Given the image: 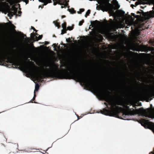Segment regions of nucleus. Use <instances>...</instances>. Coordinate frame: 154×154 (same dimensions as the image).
Returning <instances> with one entry per match:
<instances>
[{"instance_id":"nucleus-1","label":"nucleus","mask_w":154,"mask_h":154,"mask_svg":"<svg viewBox=\"0 0 154 154\" xmlns=\"http://www.w3.org/2000/svg\"><path fill=\"white\" fill-rule=\"evenodd\" d=\"M133 101L124 99L123 97H119L115 100H110L109 98L110 95L103 92L98 83L94 81L91 78L88 77V75L83 72H75L72 71L69 72L68 71H71L69 68L66 70L59 69V65L57 64V79H73L77 81L80 82L87 87H90L99 93L101 98L108 103L111 106L110 109L105 108L101 110V113L106 115H108L112 112L113 114L118 115L120 112H122V117L125 120H129L127 117L132 116L131 110L129 106L132 105L135 107V52H133Z\"/></svg>"},{"instance_id":"nucleus-2","label":"nucleus","mask_w":154,"mask_h":154,"mask_svg":"<svg viewBox=\"0 0 154 154\" xmlns=\"http://www.w3.org/2000/svg\"><path fill=\"white\" fill-rule=\"evenodd\" d=\"M137 15H135V51H137V43L141 42L138 36L141 34V32L143 30L146 28L144 25L147 20L151 17H154V11L152 12H144L142 10L137 12Z\"/></svg>"},{"instance_id":"nucleus-3","label":"nucleus","mask_w":154,"mask_h":154,"mask_svg":"<svg viewBox=\"0 0 154 154\" xmlns=\"http://www.w3.org/2000/svg\"><path fill=\"white\" fill-rule=\"evenodd\" d=\"M138 54L137 53L135 52V107L137 106H141V103H138V101L136 99L137 95V81L136 80L137 77V57ZM136 114L142 116L143 117H146L153 118H154V108H149L146 109H144L143 108H141L139 109H136V107H135V115Z\"/></svg>"},{"instance_id":"nucleus-4","label":"nucleus","mask_w":154,"mask_h":154,"mask_svg":"<svg viewBox=\"0 0 154 154\" xmlns=\"http://www.w3.org/2000/svg\"><path fill=\"white\" fill-rule=\"evenodd\" d=\"M114 7L113 5L108 2L107 3L105 2H103L100 4L96 7L97 9L102 11L103 12L109 11L110 12L114 14Z\"/></svg>"},{"instance_id":"nucleus-5","label":"nucleus","mask_w":154,"mask_h":154,"mask_svg":"<svg viewBox=\"0 0 154 154\" xmlns=\"http://www.w3.org/2000/svg\"><path fill=\"white\" fill-rule=\"evenodd\" d=\"M147 118H143L139 120H137L135 119V121L140 123L141 125L145 128H148L150 130L154 129V123L149 121L147 119ZM149 154H154V152H151Z\"/></svg>"},{"instance_id":"nucleus-6","label":"nucleus","mask_w":154,"mask_h":154,"mask_svg":"<svg viewBox=\"0 0 154 154\" xmlns=\"http://www.w3.org/2000/svg\"><path fill=\"white\" fill-rule=\"evenodd\" d=\"M154 88V86H152ZM140 97L143 99H146L147 101L152 100V98L154 97V90L152 92H149L146 91L141 92L139 94Z\"/></svg>"},{"instance_id":"nucleus-7","label":"nucleus","mask_w":154,"mask_h":154,"mask_svg":"<svg viewBox=\"0 0 154 154\" xmlns=\"http://www.w3.org/2000/svg\"><path fill=\"white\" fill-rule=\"evenodd\" d=\"M8 60L11 63H16L19 64L21 63L22 60L19 54L12 57H8Z\"/></svg>"},{"instance_id":"nucleus-8","label":"nucleus","mask_w":154,"mask_h":154,"mask_svg":"<svg viewBox=\"0 0 154 154\" xmlns=\"http://www.w3.org/2000/svg\"><path fill=\"white\" fill-rule=\"evenodd\" d=\"M143 51L147 52L148 51H152L154 50L153 47H148L147 45H143L142 47Z\"/></svg>"},{"instance_id":"nucleus-9","label":"nucleus","mask_w":154,"mask_h":154,"mask_svg":"<svg viewBox=\"0 0 154 154\" xmlns=\"http://www.w3.org/2000/svg\"><path fill=\"white\" fill-rule=\"evenodd\" d=\"M54 5H56L57 4L60 5H64V3L66 0H53Z\"/></svg>"},{"instance_id":"nucleus-10","label":"nucleus","mask_w":154,"mask_h":154,"mask_svg":"<svg viewBox=\"0 0 154 154\" xmlns=\"http://www.w3.org/2000/svg\"><path fill=\"white\" fill-rule=\"evenodd\" d=\"M125 12L123 11V12H122L123 14L124 15V16L126 18L128 19H131V20L133 22V27L134 28H135V21H134V18L133 19V18L131 16L129 15H128L127 14H125Z\"/></svg>"},{"instance_id":"nucleus-11","label":"nucleus","mask_w":154,"mask_h":154,"mask_svg":"<svg viewBox=\"0 0 154 154\" xmlns=\"http://www.w3.org/2000/svg\"><path fill=\"white\" fill-rule=\"evenodd\" d=\"M133 33H131L133 39V46L132 50L135 51V29H133Z\"/></svg>"},{"instance_id":"nucleus-12","label":"nucleus","mask_w":154,"mask_h":154,"mask_svg":"<svg viewBox=\"0 0 154 154\" xmlns=\"http://www.w3.org/2000/svg\"><path fill=\"white\" fill-rule=\"evenodd\" d=\"M39 2H43L44 5H46L48 3L52 2L51 0H38Z\"/></svg>"},{"instance_id":"nucleus-13","label":"nucleus","mask_w":154,"mask_h":154,"mask_svg":"<svg viewBox=\"0 0 154 154\" xmlns=\"http://www.w3.org/2000/svg\"><path fill=\"white\" fill-rule=\"evenodd\" d=\"M11 10L14 15H16L17 14V8L14 7L11 8Z\"/></svg>"},{"instance_id":"nucleus-14","label":"nucleus","mask_w":154,"mask_h":154,"mask_svg":"<svg viewBox=\"0 0 154 154\" xmlns=\"http://www.w3.org/2000/svg\"><path fill=\"white\" fill-rule=\"evenodd\" d=\"M53 23L54 24L55 26L57 27L58 28H59L60 27V24L57 21H54Z\"/></svg>"},{"instance_id":"nucleus-15","label":"nucleus","mask_w":154,"mask_h":154,"mask_svg":"<svg viewBox=\"0 0 154 154\" xmlns=\"http://www.w3.org/2000/svg\"><path fill=\"white\" fill-rule=\"evenodd\" d=\"M14 14H13V13L12 11H10L8 14V17H10V18L11 19V17L13 16Z\"/></svg>"},{"instance_id":"nucleus-16","label":"nucleus","mask_w":154,"mask_h":154,"mask_svg":"<svg viewBox=\"0 0 154 154\" xmlns=\"http://www.w3.org/2000/svg\"><path fill=\"white\" fill-rule=\"evenodd\" d=\"M68 9L69 11L72 14L75 13H76V11L74 10V8L71 9Z\"/></svg>"},{"instance_id":"nucleus-17","label":"nucleus","mask_w":154,"mask_h":154,"mask_svg":"<svg viewBox=\"0 0 154 154\" xmlns=\"http://www.w3.org/2000/svg\"><path fill=\"white\" fill-rule=\"evenodd\" d=\"M36 96V94H35V92H34V97H33V98L32 99L31 101H30V102L31 103H33V101H34V100H35V98ZM34 103H36L35 102H34Z\"/></svg>"},{"instance_id":"nucleus-18","label":"nucleus","mask_w":154,"mask_h":154,"mask_svg":"<svg viewBox=\"0 0 154 154\" xmlns=\"http://www.w3.org/2000/svg\"><path fill=\"white\" fill-rule=\"evenodd\" d=\"M39 85L38 84H36L35 86V90L34 91V92H35V91H38L39 89Z\"/></svg>"},{"instance_id":"nucleus-19","label":"nucleus","mask_w":154,"mask_h":154,"mask_svg":"<svg viewBox=\"0 0 154 154\" xmlns=\"http://www.w3.org/2000/svg\"><path fill=\"white\" fill-rule=\"evenodd\" d=\"M91 13V10H88L87 12H86L85 15V17H87V16H89V14H90Z\"/></svg>"},{"instance_id":"nucleus-20","label":"nucleus","mask_w":154,"mask_h":154,"mask_svg":"<svg viewBox=\"0 0 154 154\" xmlns=\"http://www.w3.org/2000/svg\"><path fill=\"white\" fill-rule=\"evenodd\" d=\"M62 27L63 28V29H66V22H64L63 24L62 25Z\"/></svg>"},{"instance_id":"nucleus-21","label":"nucleus","mask_w":154,"mask_h":154,"mask_svg":"<svg viewBox=\"0 0 154 154\" xmlns=\"http://www.w3.org/2000/svg\"><path fill=\"white\" fill-rule=\"evenodd\" d=\"M67 29H64L62 30H61V34H63L66 33Z\"/></svg>"},{"instance_id":"nucleus-22","label":"nucleus","mask_w":154,"mask_h":154,"mask_svg":"<svg viewBox=\"0 0 154 154\" xmlns=\"http://www.w3.org/2000/svg\"><path fill=\"white\" fill-rule=\"evenodd\" d=\"M91 24H96L97 23H99V21L97 20H95L94 21H91Z\"/></svg>"},{"instance_id":"nucleus-23","label":"nucleus","mask_w":154,"mask_h":154,"mask_svg":"<svg viewBox=\"0 0 154 154\" xmlns=\"http://www.w3.org/2000/svg\"><path fill=\"white\" fill-rule=\"evenodd\" d=\"M85 11V9L83 8H81L79 9V11H78L77 13L79 14H81L82 12H84Z\"/></svg>"},{"instance_id":"nucleus-24","label":"nucleus","mask_w":154,"mask_h":154,"mask_svg":"<svg viewBox=\"0 0 154 154\" xmlns=\"http://www.w3.org/2000/svg\"><path fill=\"white\" fill-rule=\"evenodd\" d=\"M73 27L71 26H69L67 27V30H71L73 29Z\"/></svg>"},{"instance_id":"nucleus-25","label":"nucleus","mask_w":154,"mask_h":154,"mask_svg":"<svg viewBox=\"0 0 154 154\" xmlns=\"http://www.w3.org/2000/svg\"><path fill=\"white\" fill-rule=\"evenodd\" d=\"M84 22V21L83 20L80 21L79 23V26H82V25L83 23Z\"/></svg>"},{"instance_id":"nucleus-26","label":"nucleus","mask_w":154,"mask_h":154,"mask_svg":"<svg viewBox=\"0 0 154 154\" xmlns=\"http://www.w3.org/2000/svg\"><path fill=\"white\" fill-rule=\"evenodd\" d=\"M146 83H147V84H145L144 83H142L143 85L145 86H146V87H149V85L148 84L149 83V82L147 81V80H146Z\"/></svg>"},{"instance_id":"nucleus-27","label":"nucleus","mask_w":154,"mask_h":154,"mask_svg":"<svg viewBox=\"0 0 154 154\" xmlns=\"http://www.w3.org/2000/svg\"><path fill=\"white\" fill-rule=\"evenodd\" d=\"M104 104L105 105H106V108L108 109H110V108H109V106H108V104L107 103H106V102H104Z\"/></svg>"},{"instance_id":"nucleus-28","label":"nucleus","mask_w":154,"mask_h":154,"mask_svg":"<svg viewBox=\"0 0 154 154\" xmlns=\"http://www.w3.org/2000/svg\"><path fill=\"white\" fill-rule=\"evenodd\" d=\"M66 41L68 42H71V41L69 38H68V39H66Z\"/></svg>"},{"instance_id":"nucleus-29","label":"nucleus","mask_w":154,"mask_h":154,"mask_svg":"<svg viewBox=\"0 0 154 154\" xmlns=\"http://www.w3.org/2000/svg\"><path fill=\"white\" fill-rule=\"evenodd\" d=\"M149 43L151 44V45H152L153 42L152 41L150 40L149 41Z\"/></svg>"},{"instance_id":"nucleus-30","label":"nucleus","mask_w":154,"mask_h":154,"mask_svg":"<svg viewBox=\"0 0 154 154\" xmlns=\"http://www.w3.org/2000/svg\"><path fill=\"white\" fill-rule=\"evenodd\" d=\"M13 28L14 29V30L15 32H16V30L15 29V26H14L13 24H11Z\"/></svg>"},{"instance_id":"nucleus-31","label":"nucleus","mask_w":154,"mask_h":154,"mask_svg":"<svg viewBox=\"0 0 154 154\" xmlns=\"http://www.w3.org/2000/svg\"><path fill=\"white\" fill-rule=\"evenodd\" d=\"M42 35H39L38 37V39H42Z\"/></svg>"},{"instance_id":"nucleus-32","label":"nucleus","mask_w":154,"mask_h":154,"mask_svg":"<svg viewBox=\"0 0 154 154\" xmlns=\"http://www.w3.org/2000/svg\"><path fill=\"white\" fill-rule=\"evenodd\" d=\"M112 2H115L116 4H118V2L116 0H113Z\"/></svg>"},{"instance_id":"nucleus-33","label":"nucleus","mask_w":154,"mask_h":154,"mask_svg":"<svg viewBox=\"0 0 154 154\" xmlns=\"http://www.w3.org/2000/svg\"><path fill=\"white\" fill-rule=\"evenodd\" d=\"M23 1L25 2L26 4H28L29 3V0H24Z\"/></svg>"},{"instance_id":"nucleus-34","label":"nucleus","mask_w":154,"mask_h":154,"mask_svg":"<svg viewBox=\"0 0 154 154\" xmlns=\"http://www.w3.org/2000/svg\"><path fill=\"white\" fill-rule=\"evenodd\" d=\"M49 43V42H47V41H45V45H47Z\"/></svg>"},{"instance_id":"nucleus-35","label":"nucleus","mask_w":154,"mask_h":154,"mask_svg":"<svg viewBox=\"0 0 154 154\" xmlns=\"http://www.w3.org/2000/svg\"><path fill=\"white\" fill-rule=\"evenodd\" d=\"M35 33H34V32H33V33H31V36L33 35V37H34L35 35Z\"/></svg>"},{"instance_id":"nucleus-36","label":"nucleus","mask_w":154,"mask_h":154,"mask_svg":"<svg viewBox=\"0 0 154 154\" xmlns=\"http://www.w3.org/2000/svg\"><path fill=\"white\" fill-rule=\"evenodd\" d=\"M31 29H33L34 31H35V29L33 26H31Z\"/></svg>"},{"instance_id":"nucleus-37","label":"nucleus","mask_w":154,"mask_h":154,"mask_svg":"<svg viewBox=\"0 0 154 154\" xmlns=\"http://www.w3.org/2000/svg\"><path fill=\"white\" fill-rule=\"evenodd\" d=\"M131 7L133 8H134V7H135V5L133 4H131Z\"/></svg>"},{"instance_id":"nucleus-38","label":"nucleus","mask_w":154,"mask_h":154,"mask_svg":"<svg viewBox=\"0 0 154 154\" xmlns=\"http://www.w3.org/2000/svg\"><path fill=\"white\" fill-rule=\"evenodd\" d=\"M43 6H44V5H42H42H39V8L40 7H41L42 8H43Z\"/></svg>"},{"instance_id":"nucleus-39","label":"nucleus","mask_w":154,"mask_h":154,"mask_svg":"<svg viewBox=\"0 0 154 154\" xmlns=\"http://www.w3.org/2000/svg\"><path fill=\"white\" fill-rule=\"evenodd\" d=\"M131 14L134 17H135V14L132 13Z\"/></svg>"},{"instance_id":"nucleus-40","label":"nucleus","mask_w":154,"mask_h":154,"mask_svg":"<svg viewBox=\"0 0 154 154\" xmlns=\"http://www.w3.org/2000/svg\"><path fill=\"white\" fill-rule=\"evenodd\" d=\"M119 7H119H116L115 8V9H118Z\"/></svg>"},{"instance_id":"nucleus-41","label":"nucleus","mask_w":154,"mask_h":154,"mask_svg":"<svg viewBox=\"0 0 154 154\" xmlns=\"http://www.w3.org/2000/svg\"><path fill=\"white\" fill-rule=\"evenodd\" d=\"M66 17V16H65V15H62V16H61V17H62V18H64V17Z\"/></svg>"},{"instance_id":"nucleus-42","label":"nucleus","mask_w":154,"mask_h":154,"mask_svg":"<svg viewBox=\"0 0 154 154\" xmlns=\"http://www.w3.org/2000/svg\"><path fill=\"white\" fill-rule=\"evenodd\" d=\"M135 6L138 5V3H137V2H135Z\"/></svg>"},{"instance_id":"nucleus-43","label":"nucleus","mask_w":154,"mask_h":154,"mask_svg":"<svg viewBox=\"0 0 154 154\" xmlns=\"http://www.w3.org/2000/svg\"><path fill=\"white\" fill-rule=\"evenodd\" d=\"M18 13H19V14H21V13H22V12H21V11H18Z\"/></svg>"},{"instance_id":"nucleus-44","label":"nucleus","mask_w":154,"mask_h":154,"mask_svg":"<svg viewBox=\"0 0 154 154\" xmlns=\"http://www.w3.org/2000/svg\"><path fill=\"white\" fill-rule=\"evenodd\" d=\"M133 115L135 114V110H134V109H133Z\"/></svg>"},{"instance_id":"nucleus-45","label":"nucleus","mask_w":154,"mask_h":154,"mask_svg":"<svg viewBox=\"0 0 154 154\" xmlns=\"http://www.w3.org/2000/svg\"><path fill=\"white\" fill-rule=\"evenodd\" d=\"M123 85H124V87L125 88H126V85H125V83H124V84Z\"/></svg>"},{"instance_id":"nucleus-46","label":"nucleus","mask_w":154,"mask_h":154,"mask_svg":"<svg viewBox=\"0 0 154 154\" xmlns=\"http://www.w3.org/2000/svg\"><path fill=\"white\" fill-rule=\"evenodd\" d=\"M146 67L145 66L144 67V70L146 71Z\"/></svg>"},{"instance_id":"nucleus-47","label":"nucleus","mask_w":154,"mask_h":154,"mask_svg":"<svg viewBox=\"0 0 154 154\" xmlns=\"http://www.w3.org/2000/svg\"><path fill=\"white\" fill-rule=\"evenodd\" d=\"M32 47L33 48H35V47L34 46H33V44H32Z\"/></svg>"},{"instance_id":"nucleus-48","label":"nucleus","mask_w":154,"mask_h":154,"mask_svg":"<svg viewBox=\"0 0 154 154\" xmlns=\"http://www.w3.org/2000/svg\"><path fill=\"white\" fill-rule=\"evenodd\" d=\"M73 70H72V71H74V67H73Z\"/></svg>"},{"instance_id":"nucleus-49","label":"nucleus","mask_w":154,"mask_h":154,"mask_svg":"<svg viewBox=\"0 0 154 154\" xmlns=\"http://www.w3.org/2000/svg\"><path fill=\"white\" fill-rule=\"evenodd\" d=\"M35 34L36 35H39L37 33H35Z\"/></svg>"},{"instance_id":"nucleus-50","label":"nucleus","mask_w":154,"mask_h":154,"mask_svg":"<svg viewBox=\"0 0 154 154\" xmlns=\"http://www.w3.org/2000/svg\"><path fill=\"white\" fill-rule=\"evenodd\" d=\"M63 7H63V6H61V8H63Z\"/></svg>"},{"instance_id":"nucleus-51","label":"nucleus","mask_w":154,"mask_h":154,"mask_svg":"<svg viewBox=\"0 0 154 154\" xmlns=\"http://www.w3.org/2000/svg\"><path fill=\"white\" fill-rule=\"evenodd\" d=\"M53 37H56V36H55V35H53Z\"/></svg>"},{"instance_id":"nucleus-52","label":"nucleus","mask_w":154,"mask_h":154,"mask_svg":"<svg viewBox=\"0 0 154 154\" xmlns=\"http://www.w3.org/2000/svg\"><path fill=\"white\" fill-rule=\"evenodd\" d=\"M35 31L36 32H37V30H36V29H35Z\"/></svg>"},{"instance_id":"nucleus-53","label":"nucleus","mask_w":154,"mask_h":154,"mask_svg":"<svg viewBox=\"0 0 154 154\" xmlns=\"http://www.w3.org/2000/svg\"><path fill=\"white\" fill-rule=\"evenodd\" d=\"M125 92H124V94H125Z\"/></svg>"},{"instance_id":"nucleus-54","label":"nucleus","mask_w":154,"mask_h":154,"mask_svg":"<svg viewBox=\"0 0 154 154\" xmlns=\"http://www.w3.org/2000/svg\"><path fill=\"white\" fill-rule=\"evenodd\" d=\"M150 106H152V104H151V105H150Z\"/></svg>"},{"instance_id":"nucleus-55","label":"nucleus","mask_w":154,"mask_h":154,"mask_svg":"<svg viewBox=\"0 0 154 154\" xmlns=\"http://www.w3.org/2000/svg\"><path fill=\"white\" fill-rule=\"evenodd\" d=\"M142 72V74L143 73V72Z\"/></svg>"},{"instance_id":"nucleus-56","label":"nucleus","mask_w":154,"mask_h":154,"mask_svg":"<svg viewBox=\"0 0 154 154\" xmlns=\"http://www.w3.org/2000/svg\"><path fill=\"white\" fill-rule=\"evenodd\" d=\"M25 36H26V35H24Z\"/></svg>"},{"instance_id":"nucleus-57","label":"nucleus","mask_w":154,"mask_h":154,"mask_svg":"<svg viewBox=\"0 0 154 154\" xmlns=\"http://www.w3.org/2000/svg\"><path fill=\"white\" fill-rule=\"evenodd\" d=\"M78 116V117H79V116Z\"/></svg>"},{"instance_id":"nucleus-58","label":"nucleus","mask_w":154,"mask_h":154,"mask_svg":"<svg viewBox=\"0 0 154 154\" xmlns=\"http://www.w3.org/2000/svg\"><path fill=\"white\" fill-rule=\"evenodd\" d=\"M133 0V1H135V0Z\"/></svg>"}]
</instances>
